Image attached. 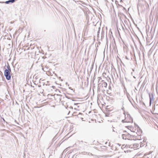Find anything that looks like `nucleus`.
<instances>
[{
	"label": "nucleus",
	"instance_id": "obj_1",
	"mask_svg": "<svg viewBox=\"0 0 158 158\" xmlns=\"http://www.w3.org/2000/svg\"><path fill=\"white\" fill-rule=\"evenodd\" d=\"M125 127L131 131L134 132V134H137V136H140L142 138V131L140 128L137 125H134V126H127Z\"/></svg>",
	"mask_w": 158,
	"mask_h": 158
},
{
	"label": "nucleus",
	"instance_id": "obj_2",
	"mask_svg": "<svg viewBox=\"0 0 158 158\" xmlns=\"http://www.w3.org/2000/svg\"><path fill=\"white\" fill-rule=\"evenodd\" d=\"M127 139L131 140H141L142 138H140V136H137V134H134L131 135L129 134H127Z\"/></svg>",
	"mask_w": 158,
	"mask_h": 158
},
{
	"label": "nucleus",
	"instance_id": "obj_3",
	"mask_svg": "<svg viewBox=\"0 0 158 158\" xmlns=\"http://www.w3.org/2000/svg\"><path fill=\"white\" fill-rule=\"evenodd\" d=\"M7 69H6L4 71V75L6 79L9 80L11 78L10 73L11 71L10 66L9 65L7 66Z\"/></svg>",
	"mask_w": 158,
	"mask_h": 158
},
{
	"label": "nucleus",
	"instance_id": "obj_4",
	"mask_svg": "<svg viewBox=\"0 0 158 158\" xmlns=\"http://www.w3.org/2000/svg\"><path fill=\"white\" fill-rule=\"evenodd\" d=\"M99 88L100 89L101 87V89H104L106 87L107 84L106 82L103 81L102 83L99 84Z\"/></svg>",
	"mask_w": 158,
	"mask_h": 158
},
{
	"label": "nucleus",
	"instance_id": "obj_5",
	"mask_svg": "<svg viewBox=\"0 0 158 158\" xmlns=\"http://www.w3.org/2000/svg\"><path fill=\"white\" fill-rule=\"evenodd\" d=\"M124 121V122L126 123H131L133 122L132 119L129 116H127Z\"/></svg>",
	"mask_w": 158,
	"mask_h": 158
},
{
	"label": "nucleus",
	"instance_id": "obj_6",
	"mask_svg": "<svg viewBox=\"0 0 158 158\" xmlns=\"http://www.w3.org/2000/svg\"><path fill=\"white\" fill-rule=\"evenodd\" d=\"M139 147V144L137 143H135L133 144V147H131V148H138Z\"/></svg>",
	"mask_w": 158,
	"mask_h": 158
},
{
	"label": "nucleus",
	"instance_id": "obj_7",
	"mask_svg": "<svg viewBox=\"0 0 158 158\" xmlns=\"http://www.w3.org/2000/svg\"><path fill=\"white\" fill-rule=\"evenodd\" d=\"M122 137L123 139H127V134L122 135Z\"/></svg>",
	"mask_w": 158,
	"mask_h": 158
},
{
	"label": "nucleus",
	"instance_id": "obj_8",
	"mask_svg": "<svg viewBox=\"0 0 158 158\" xmlns=\"http://www.w3.org/2000/svg\"><path fill=\"white\" fill-rule=\"evenodd\" d=\"M15 0H10L6 2V4H8L9 2L13 3L15 1Z\"/></svg>",
	"mask_w": 158,
	"mask_h": 158
},
{
	"label": "nucleus",
	"instance_id": "obj_9",
	"mask_svg": "<svg viewBox=\"0 0 158 158\" xmlns=\"http://www.w3.org/2000/svg\"><path fill=\"white\" fill-rule=\"evenodd\" d=\"M83 118H81V119L82 120H83Z\"/></svg>",
	"mask_w": 158,
	"mask_h": 158
}]
</instances>
